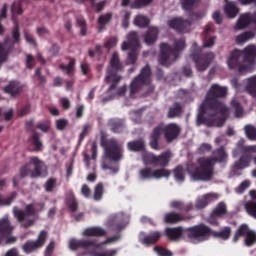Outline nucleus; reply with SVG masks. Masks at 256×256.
Masks as SVG:
<instances>
[{"instance_id": "1", "label": "nucleus", "mask_w": 256, "mask_h": 256, "mask_svg": "<svg viewBox=\"0 0 256 256\" xmlns=\"http://www.w3.org/2000/svg\"><path fill=\"white\" fill-rule=\"evenodd\" d=\"M227 95V88L213 84L209 89L205 101L198 110L197 120L198 125L204 123L207 127H223L225 119L229 117V109L217 99Z\"/></svg>"}, {"instance_id": "2", "label": "nucleus", "mask_w": 256, "mask_h": 256, "mask_svg": "<svg viewBox=\"0 0 256 256\" xmlns=\"http://www.w3.org/2000/svg\"><path fill=\"white\" fill-rule=\"evenodd\" d=\"M227 159V153L225 149L220 148L213 153V158H200L198 160V166L191 170L188 168L189 175L193 181H209L213 177V166L217 161H225Z\"/></svg>"}, {"instance_id": "3", "label": "nucleus", "mask_w": 256, "mask_h": 256, "mask_svg": "<svg viewBox=\"0 0 256 256\" xmlns=\"http://www.w3.org/2000/svg\"><path fill=\"white\" fill-rule=\"evenodd\" d=\"M256 46L250 44L243 50H234L228 58L229 69H239L240 73L251 71L255 65Z\"/></svg>"}, {"instance_id": "4", "label": "nucleus", "mask_w": 256, "mask_h": 256, "mask_svg": "<svg viewBox=\"0 0 256 256\" xmlns=\"http://www.w3.org/2000/svg\"><path fill=\"white\" fill-rule=\"evenodd\" d=\"M104 149L105 158L102 160L101 168L103 171L109 170L111 175H116V173H119V164L117 161H120L123 157L121 145L115 139H110L106 142Z\"/></svg>"}, {"instance_id": "5", "label": "nucleus", "mask_w": 256, "mask_h": 256, "mask_svg": "<svg viewBox=\"0 0 256 256\" xmlns=\"http://www.w3.org/2000/svg\"><path fill=\"white\" fill-rule=\"evenodd\" d=\"M187 45L185 44V39L180 38L174 41V48H171L169 44L163 43L160 45V56L159 62L161 65H171V63L177 61L179 53L185 49Z\"/></svg>"}, {"instance_id": "6", "label": "nucleus", "mask_w": 256, "mask_h": 256, "mask_svg": "<svg viewBox=\"0 0 256 256\" xmlns=\"http://www.w3.org/2000/svg\"><path fill=\"white\" fill-rule=\"evenodd\" d=\"M121 239V235L108 237L106 240L97 243V240L93 239H81L72 238L69 240V249L71 251H77V249H101V247H106V245H113Z\"/></svg>"}, {"instance_id": "7", "label": "nucleus", "mask_w": 256, "mask_h": 256, "mask_svg": "<svg viewBox=\"0 0 256 256\" xmlns=\"http://www.w3.org/2000/svg\"><path fill=\"white\" fill-rule=\"evenodd\" d=\"M43 209V204H28L26 206L25 211L19 210L18 208H14L13 213L16 219H18L19 223H21L22 227H33L35 225V215H37L38 211Z\"/></svg>"}, {"instance_id": "8", "label": "nucleus", "mask_w": 256, "mask_h": 256, "mask_svg": "<svg viewBox=\"0 0 256 256\" xmlns=\"http://www.w3.org/2000/svg\"><path fill=\"white\" fill-rule=\"evenodd\" d=\"M179 126L177 124L159 125L157 126L151 135L150 146L152 149H159L158 141L163 133L169 143L179 135Z\"/></svg>"}, {"instance_id": "9", "label": "nucleus", "mask_w": 256, "mask_h": 256, "mask_svg": "<svg viewBox=\"0 0 256 256\" xmlns=\"http://www.w3.org/2000/svg\"><path fill=\"white\" fill-rule=\"evenodd\" d=\"M121 69V62L119 61V54L115 52L112 55V58L110 60V66L107 69L105 81L107 83H112V85L109 87L108 91L111 92L115 87H117V84L119 81H121L120 76L117 75V71Z\"/></svg>"}, {"instance_id": "10", "label": "nucleus", "mask_w": 256, "mask_h": 256, "mask_svg": "<svg viewBox=\"0 0 256 256\" xmlns=\"http://www.w3.org/2000/svg\"><path fill=\"white\" fill-rule=\"evenodd\" d=\"M171 175V171L160 168L153 169L151 167L141 168L138 172V179L140 181H149V179H163V177H169Z\"/></svg>"}, {"instance_id": "11", "label": "nucleus", "mask_w": 256, "mask_h": 256, "mask_svg": "<svg viewBox=\"0 0 256 256\" xmlns=\"http://www.w3.org/2000/svg\"><path fill=\"white\" fill-rule=\"evenodd\" d=\"M211 236V228L204 224L194 226L188 229V238L191 243H201L207 241Z\"/></svg>"}, {"instance_id": "12", "label": "nucleus", "mask_w": 256, "mask_h": 256, "mask_svg": "<svg viewBox=\"0 0 256 256\" xmlns=\"http://www.w3.org/2000/svg\"><path fill=\"white\" fill-rule=\"evenodd\" d=\"M151 79V68L149 66H145L140 75H138L130 85V95L133 97L135 93L139 91L143 87V85H147Z\"/></svg>"}, {"instance_id": "13", "label": "nucleus", "mask_w": 256, "mask_h": 256, "mask_svg": "<svg viewBox=\"0 0 256 256\" xmlns=\"http://www.w3.org/2000/svg\"><path fill=\"white\" fill-rule=\"evenodd\" d=\"M243 235H246V238H245L246 247H251L252 245H255L256 232L254 230H250L249 226H247L246 224L241 225L239 229L236 231L233 238V242L237 243V241H239V238L243 237Z\"/></svg>"}, {"instance_id": "14", "label": "nucleus", "mask_w": 256, "mask_h": 256, "mask_svg": "<svg viewBox=\"0 0 256 256\" xmlns=\"http://www.w3.org/2000/svg\"><path fill=\"white\" fill-rule=\"evenodd\" d=\"M45 241H47V231L42 230L39 235L38 239L35 241H28L23 246L22 249L24 253H33V251L37 249H41L43 245H45Z\"/></svg>"}, {"instance_id": "15", "label": "nucleus", "mask_w": 256, "mask_h": 256, "mask_svg": "<svg viewBox=\"0 0 256 256\" xmlns=\"http://www.w3.org/2000/svg\"><path fill=\"white\" fill-rule=\"evenodd\" d=\"M107 225L108 227H113L115 231H123L129 225V216L118 213L109 219Z\"/></svg>"}, {"instance_id": "16", "label": "nucleus", "mask_w": 256, "mask_h": 256, "mask_svg": "<svg viewBox=\"0 0 256 256\" xmlns=\"http://www.w3.org/2000/svg\"><path fill=\"white\" fill-rule=\"evenodd\" d=\"M193 59L196 63V69L197 71H205L209 65H211V62L213 59H215V54L208 53L203 54L202 56L194 55Z\"/></svg>"}, {"instance_id": "17", "label": "nucleus", "mask_w": 256, "mask_h": 256, "mask_svg": "<svg viewBox=\"0 0 256 256\" xmlns=\"http://www.w3.org/2000/svg\"><path fill=\"white\" fill-rule=\"evenodd\" d=\"M168 26L180 33H189L191 23L187 20H183V18H172L168 20Z\"/></svg>"}, {"instance_id": "18", "label": "nucleus", "mask_w": 256, "mask_h": 256, "mask_svg": "<svg viewBox=\"0 0 256 256\" xmlns=\"http://www.w3.org/2000/svg\"><path fill=\"white\" fill-rule=\"evenodd\" d=\"M162 233L160 231H154L150 234H146L144 232H140L139 234V241L142 243V245H145L146 247H149V245H153L159 241L162 237Z\"/></svg>"}, {"instance_id": "19", "label": "nucleus", "mask_w": 256, "mask_h": 256, "mask_svg": "<svg viewBox=\"0 0 256 256\" xmlns=\"http://www.w3.org/2000/svg\"><path fill=\"white\" fill-rule=\"evenodd\" d=\"M31 165L34 171L31 172V177H45L47 175V166L37 157L30 158Z\"/></svg>"}, {"instance_id": "20", "label": "nucleus", "mask_w": 256, "mask_h": 256, "mask_svg": "<svg viewBox=\"0 0 256 256\" xmlns=\"http://www.w3.org/2000/svg\"><path fill=\"white\" fill-rule=\"evenodd\" d=\"M127 39V41H124L122 43V51H137V49H139V38L137 37V33L131 32L130 34H128Z\"/></svg>"}, {"instance_id": "21", "label": "nucleus", "mask_w": 256, "mask_h": 256, "mask_svg": "<svg viewBox=\"0 0 256 256\" xmlns=\"http://www.w3.org/2000/svg\"><path fill=\"white\" fill-rule=\"evenodd\" d=\"M82 237H103L107 235V231L101 227L86 228L81 233Z\"/></svg>"}, {"instance_id": "22", "label": "nucleus", "mask_w": 256, "mask_h": 256, "mask_svg": "<svg viewBox=\"0 0 256 256\" xmlns=\"http://www.w3.org/2000/svg\"><path fill=\"white\" fill-rule=\"evenodd\" d=\"M159 36V28L152 26L148 29L146 35L144 36V41L147 45H153L157 41Z\"/></svg>"}, {"instance_id": "23", "label": "nucleus", "mask_w": 256, "mask_h": 256, "mask_svg": "<svg viewBox=\"0 0 256 256\" xmlns=\"http://www.w3.org/2000/svg\"><path fill=\"white\" fill-rule=\"evenodd\" d=\"M165 235L170 241H179L181 239V235H183V228H166Z\"/></svg>"}, {"instance_id": "24", "label": "nucleus", "mask_w": 256, "mask_h": 256, "mask_svg": "<svg viewBox=\"0 0 256 256\" xmlns=\"http://www.w3.org/2000/svg\"><path fill=\"white\" fill-rule=\"evenodd\" d=\"M5 93H8L12 97H15V95H19L21 91H23V87L19 82L12 81L4 88Z\"/></svg>"}, {"instance_id": "25", "label": "nucleus", "mask_w": 256, "mask_h": 256, "mask_svg": "<svg viewBox=\"0 0 256 256\" xmlns=\"http://www.w3.org/2000/svg\"><path fill=\"white\" fill-rule=\"evenodd\" d=\"M14 227L9 222V218L4 217L0 219V235H11Z\"/></svg>"}, {"instance_id": "26", "label": "nucleus", "mask_w": 256, "mask_h": 256, "mask_svg": "<svg viewBox=\"0 0 256 256\" xmlns=\"http://www.w3.org/2000/svg\"><path fill=\"white\" fill-rule=\"evenodd\" d=\"M253 19L249 15V13L242 14L239 19L236 22L235 29L236 31H239L241 29H245L251 23Z\"/></svg>"}, {"instance_id": "27", "label": "nucleus", "mask_w": 256, "mask_h": 256, "mask_svg": "<svg viewBox=\"0 0 256 256\" xmlns=\"http://www.w3.org/2000/svg\"><path fill=\"white\" fill-rule=\"evenodd\" d=\"M224 11L230 19H234V17H237V14L239 13V8H237L235 2H227L224 7Z\"/></svg>"}, {"instance_id": "28", "label": "nucleus", "mask_w": 256, "mask_h": 256, "mask_svg": "<svg viewBox=\"0 0 256 256\" xmlns=\"http://www.w3.org/2000/svg\"><path fill=\"white\" fill-rule=\"evenodd\" d=\"M171 209H176L177 211H191L193 209V204H184L179 200H174L170 202Z\"/></svg>"}, {"instance_id": "29", "label": "nucleus", "mask_w": 256, "mask_h": 256, "mask_svg": "<svg viewBox=\"0 0 256 256\" xmlns=\"http://www.w3.org/2000/svg\"><path fill=\"white\" fill-rule=\"evenodd\" d=\"M246 90L252 97H256V75L245 80Z\"/></svg>"}, {"instance_id": "30", "label": "nucleus", "mask_w": 256, "mask_h": 256, "mask_svg": "<svg viewBox=\"0 0 256 256\" xmlns=\"http://www.w3.org/2000/svg\"><path fill=\"white\" fill-rule=\"evenodd\" d=\"M255 37V33L253 31L244 32L238 36H236V43L238 45H245L247 41H251Z\"/></svg>"}, {"instance_id": "31", "label": "nucleus", "mask_w": 256, "mask_h": 256, "mask_svg": "<svg viewBox=\"0 0 256 256\" xmlns=\"http://www.w3.org/2000/svg\"><path fill=\"white\" fill-rule=\"evenodd\" d=\"M245 140L240 139L238 142V151H242L244 155H250V153H256V145L244 146Z\"/></svg>"}, {"instance_id": "32", "label": "nucleus", "mask_w": 256, "mask_h": 256, "mask_svg": "<svg viewBox=\"0 0 256 256\" xmlns=\"http://www.w3.org/2000/svg\"><path fill=\"white\" fill-rule=\"evenodd\" d=\"M171 159V154L165 153L160 156H156V162L155 166L156 167H165L166 165H169V161Z\"/></svg>"}, {"instance_id": "33", "label": "nucleus", "mask_w": 256, "mask_h": 256, "mask_svg": "<svg viewBox=\"0 0 256 256\" xmlns=\"http://www.w3.org/2000/svg\"><path fill=\"white\" fill-rule=\"evenodd\" d=\"M164 221L165 223H179V221H183V216L175 212H170L164 216Z\"/></svg>"}, {"instance_id": "34", "label": "nucleus", "mask_w": 256, "mask_h": 256, "mask_svg": "<svg viewBox=\"0 0 256 256\" xmlns=\"http://www.w3.org/2000/svg\"><path fill=\"white\" fill-rule=\"evenodd\" d=\"M128 149L129 151H144L145 142H143L142 140L129 142Z\"/></svg>"}, {"instance_id": "35", "label": "nucleus", "mask_w": 256, "mask_h": 256, "mask_svg": "<svg viewBox=\"0 0 256 256\" xmlns=\"http://www.w3.org/2000/svg\"><path fill=\"white\" fill-rule=\"evenodd\" d=\"M214 236L218 239H223L224 241H227V239L231 237V228L225 227L223 230L214 232Z\"/></svg>"}, {"instance_id": "36", "label": "nucleus", "mask_w": 256, "mask_h": 256, "mask_svg": "<svg viewBox=\"0 0 256 256\" xmlns=\"http://www.w3.org/2000/svg\"><path fill=\"white\" fill-rule=\"evenodd\" d=\"M111 17H112L111 13H107L99 17L98 19L99 32L103 31V27H105V25H107V23L111 21Z\"/></svg>"}, {"instance_id": "37", "label": "nucleus", "mask_w": 256, "mask_h": 256, "mask_svg": "<svg viewBox=\"0 0 256 256\" xmlns=\"http://www.w3.org/2000/svg\"><path fill=\"white\" fill-rule=\"evenodd\" d=\"M134 25H136V27H147V25H149V18L143 15H137L134 18Z\"/></svg>"}, {"instance_id": "38", "label": "nucleus", "mask_w": 256, "mask_h": 256, "mask_svg": "<svg viewBox=\"0 0 256 256\" xmlns=\"http://www.w3.org/2000/svg\"><path fill=\"white\" fill-rule=\"evenodd\" d=\"M251 161V158L249 156H241L238 163L234 165L235 169H245L246 167H249V163Z\"/></svg>"}, {"instance_id": "39", "label": "nucleus", "mask_w": 256, "mask_h": 256, "mask_svg": "<svg viewBox=\"0 0 256 256\" xmlns=\"http://www.w3.org/2000/svg\"><path fill=\"white\" fill-rule=\"evenodd\" d=\"M174 178L177 183H183L185 181V171L181 166L174 169Z\"/></svg>"}, {"instance_id": "40", "label": "nucleus", "mask_w": 256, "mask_h": 256, "mask_svg": "<svg viewBox=\"0 0 256 256\" xmlns=\"http://www.w3.org/2000/svg\"><path fill=\"white\" fill-rule=\"evenodd\" d=\"M142 159H143L144 165H155L157 156H155L154 154L145 152L142 156Z\"/></svg>"}, {"instance_id": "41", "label": "nucleus", "mask_w": 256, "mask_h": 256, "mask_svg": "<svg viewBox=\"0 0 256 256\" xmlns=\"http://www.w3.org/2000/svg\"><path fill=\"white\" fill-rule=\"evenodd\" d=\"M245 209L248 215H250V217H253L254 219H256V202H253V201L247 202L245 204Z\"/></svg>"}, {"instance_id": "42", "label": "nucleus", "mask_w": 256, "mask_h": 256, "mask_svg": "<svg viewBox=\"0 0 256 256\" xmlns=\"http://www.w3.org/2000/svg\"><path fill=\"white\" fill-rule=\"evenodd\" d=\"M244 130L248 139L251 141H256V128L254 126L247 125L245 126Z\"/></svg>"}, {"instance_id": "43", "label": "nucleus", "mask_w": 256, "mask_h": 256, "mask_svg": "<svg viewBox=\"0 0 256 256\" xmlns=\"http://www.w3.org/2000/svg\"><path fill=\"white\" fill-rule=\"evenodd\" d=\"M179 115H181V105L175 103L173 107L170 108L168 117L173 119V117H179Z\"/></svg>"}, {"instance_id": "44", "label": "nucleus", "mask_w": 256, "mask_h": 256, "mask_svg": "<svg viewBox=\"0 0 256 256\" xmlns=\"http://www.w3.org/2000/svg\"><path fill=\"white\" fill-rule=\"evenodd\" d=\"M213 215L221 217V215H225L227 213V205L225 203H220L218 206L213 210Z\"/></svg>"}, {"instance_id": "45", "label": "nucleus", "mask_w": 256, "mask_h": 256, "mask_svg": "<svg viewBox=\"0 0 256 256\" xmlns=\"http://www.w3.org/2000/svg\"><path fill=\"white\" fill-rule=\"evenodd\" d=\"M103 184L96 185L94 189V201H101L103 199Z\"/></svg>"}, {"instance_id": "46", "label": "nucleus", "mask_w": 256, "mask_h": 256, "mask_svg": "<svg viewBox=\"0 0 256 256\" xmlns=\"http://www.w3.org/2000/svg\"><path fill=\"white\" fill-rule=\"evenodd\" d=\"M56 185H57V180H55V178L48 179L44 185L45 192L51 193V191H53V188L56 187Z\"/></svg>"}, {"instance_id": "47", "label": "nucleus", "mask_w": 256, "mask_h": 256, "mask_svg": "<svg viewBox=\"0 0 256 256\" xmlns=\"http://www.w3.org/2000/svg\"><path fill=\"white\" fill-rule=\"evenodd\" d=\"M33 147H35V151H40V149L43 147V143H41V140H39V135L34 134L30 140Z\"/></svg>"}, {"instance_id": "48", "label": "nucleus", "mask_w": 256, "mask_h": 256, "mask_svg": "<svg viewBox=\"0 0 256 256\" xmlns=\"http://www.w3.org/2000/svg\"><path fill=\"white\" fill-rule=\"evenodd\" d=\"M154 251H155L156 255H158V256H173V252H171L170 250H167L161 246L154 247Z\"/></svg>"}, {"instance_id": "49", "label": "nucleus", "mask_w": 256, "mask_h": 256, "mask_svg": "<svg viewBox=\"0 0 256 256\" xmlns=\"http://www.w3.org/2000/svg\"><path fill=\"white\" fill-rule=\"evenodd\" d=\"M198 2L199 0H182V7L185 11H189V9H193Z\"/></svg>"}, {"instance_id": "50", "label": "nucleus", "mask_w": 256, "mask_h": 256, "mask_svg": "<svg viewBox=\"0 0 256 256\" xmlns=\"http://www.w3.org/2000/svg\"><path fill=\"white\" fill-rule=\"evenodd\" d=\"M231 105L235 109V117H243V108H241V104H239L237 100H232Z\"/></svg>"}, {"instance_id": "51", "label": "nucleus", "mask_w": 256, "mask_h": 256, "mask_svg": "<svg viewBox=\"0 0 256 256\" xmlns=\"http://www.w3.org/2000/svg\"><path fill=\"white\" fill-rule=\"evenodd\" d=\"M60 67L62 71H64V73H67V75H71V73L75 71V61H70L68 65L62 64Z\"/></svg>"}, {"instance_id": "52", "label": "nucleus", "mask_w": 256, "mask_h": 256, "mask_svg": "<svg viewBox=\"0 0 256 256\" xmlns=\"http://www.w3.org/2000/svg\"><path fill=\"white\" fill-rule=\"evenodd\" d=\"M209 205V202L205 195L199 197L196 201V209H205Z\"/></svg>"}, {"instance_id": "53", "label": "nucleus", "mask_w": 256, "mask_h": 256, "mask_svg": "<svg viewBox=\"0 0 256 256\" xmlns=\"http://www.w3.org/2000/svg\"><path fill=\"white\" fill-rule=\"evenodd\" d=\"M251 187V181L244 180L237 188L236 193L241 194L244 193L246 189H249Z\"/></svg>"}, {"instance_id": "54", "label": "nucleus", "mask_w": 256, "mask_h": 256, "mask_svg": "<svg viewBox=\"0 0 256 256\" xmlns=\"http://www.w3.org/2000/svg\"><path fill=\"white\" fill-rule=\"evenodd\" d=\"M16 197L17 193H12L11 196L6 199H4L3 196L0 195V205H11Z\"/></svg>"}, {"instance_id": "55", "label": "nucleus", "mask_w": 256, "mask_h": 256, "mask_svg": "<svg viewBox=\"0 0 256 256\" xmlns=\"http://www.w3.org/2000/svg\"><path fill=\"white\" fill-rule=\"evenodd\" d=\"M153 0H135L134 1V8L141 9L142 7H147Z\"/></svg>"}, {"instance_id": "56", "label": "nucleus", "mask_w": 256, "mask_h": 256, "mask_svg": "<svg viewBox=\"0 0 256 256\" xmlns=\"http://www.w3.org/2000/svg\"><path fill=\"white\" fill-rule=\"evenodd\" d=\"M119 249H108L104 252L98 253L95 256H117Z\"/></svg>"}, {"instance_id": "57", "label": "nucleus", "mask_w": 256, "mask_h": 256, "mask_svg": "<svg viewBox=\"0 0 256 256\" xmlns=\"http://www.w3.org/2000/svg\"><path fill=\"white\" fill-rule=\"evenodd\" d=\"M49 127H51L49 121H42L37 125V128L40 129V131H43V133H47L49 131Z\"/></svg>"}, {"instance_id": "58", "label": "nucleus", "mask_w": 256, "mask_h": 256, "mask_svg": "<svg viewBox=\"0 0 256 256\" xmlns=\"http://www.w3.org/2000/svg\"><path fill=\"white\" fill-rule=\"evenodd\" d=\"M117 43H119L117 37H112L110 40H108V42L105 43V47L109 51V49H113V47H116Z\"/></svg>"}, {"instance_id": "59", "label": "nucleus", "mask_w": 256, "mask_h": 256, "mask_svg": "<svg viewBox=\"0 0 256 256\" xmlns=\"http://www.w3.org/2000/svg\"><path fill=\"white\" fill-rule=\"evenodd\" d=\"M11 11H12V19L13 20H15V13H17L18 15H21L22 11H21V6L19 5V3L12 4Z\"/></svg>"}, {"instance_id": "60", "label": "nucleus", "mask_w": 256, "mask_h": 256, "mask_svg": "<svg viewBox=\"0 0 256 256\" xmlns=\"http://www.w3.org/2000/svg\"><path fill=\"white\" fill-rule=\"evenodd\" d=\"M204 197L206 198L208 203H213V201H217V199H219L220 196L217 193H208L205 194Z\"/></svg>"}, {"instance_id": "61", "label": "nucleus", "mask_w": 256, "mask_h": 256, "mask_svg": "<svg viewBox=\"0 0 256 256\" xmlns=\"http://www.w3.org/2000/svg\"><path fill=\"white\" fill-rule=\"evenodd\" d=\"M7 61V51H5V47L0 43V64L5 63Z\"/></svg>"}, {"instance_id": "62", "label": "nucleus", "mask_w": 256, "mask_h": 256, "mask_svg": "<svg viewBox=\"0 0 256 256\" xmlns=\"http://www.w3.org/2000/svg\"><path fill=\"white\" fill-rule=\"evenodd\" d=\"M208 151H211V145L204 143L198 148V153L200 155H203V153H208Z\"/></svg>"}, {"instance_id": "63", "label": "nucleus", "mask_w": 256, "mask_h": 256, "mask_svg": "<svg viewBox=\"0 0 256 256\" xmlns=\"http://www.w3.org/2000/svg\"><path fill=\"white\" fill-rule=\"evenodd\" d=\"M67 120L66 119H59L56 120V127L57 129H59V131H63V129H65V127H67Z\"/></svg>"}, {"instance_id": "64", "label": "nucleus", "mask_w": 256, "mask_h": 256, "mask_svg": "<svg viewBox=\"0 0 256 256\" xmlns=\"http://www.w3.org/2000/svg\"><path fill=\"white\" fill-rule=\"evenodd\" d=\"M55 250V242H50V245L46 247L45 256H51Z\"/></svg>"}]
</instances>
